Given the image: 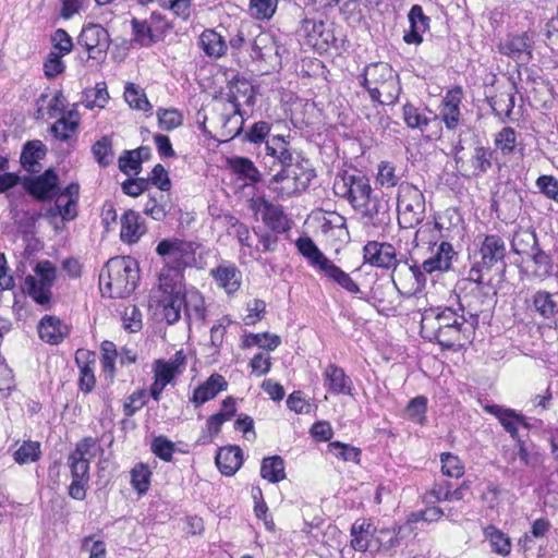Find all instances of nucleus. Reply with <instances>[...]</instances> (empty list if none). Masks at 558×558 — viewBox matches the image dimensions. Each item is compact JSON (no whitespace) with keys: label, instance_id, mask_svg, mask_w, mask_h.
<instances>
[{"label":"nucleus","instance_id":"obj_47","mask_svg":"<svg viewBox=\"0 0 558 558\" xmlns=\"http://www.w3.org/2000/svg\"><path fill=\"white\" fill-rule=\"evenodd\" d=\"M90 353L88 351L78 350L75 355V361L80 366L78 385L82 391L90 392L95 386L96 379L94 368L88 361Z\"/></svg>","mask_w":558,"mask_h":558},{"label":"nucleus","instance_id":"obj_30","mask_svg":"<svg viewBox=\"0 0 558 558\" xmlns=\"http://www.w3.org/2000/svg\"><path fill=\"white\" fill-rule=\"evenodd\" d=\"M146 233L141 215L134 210L125 211L121 217L120 239L123 243L134 244Z\"/></svg>","mask_w":558,"mask_h":558},{"label":"nucleus","instance_id":"obj_12","mask_svg":"<svg viewBox=\"0 0 558 558\" xmlns=\"http://www.w3.org/2000/svg\"><path fill=\"white\" fill-rule=\"evenodd\" d=\"M56 275L57 269L52 263L43 260L37 264L35 275L25 278V289L37 304L46 307L50 304Z\"/></svg>","mask_w":558,"mask_h":558},{"label":"nucleus","instance_id":"obj_3","mask_svg":"<svg viewBox=\"0 0 558 558\" xmlns=\"http://www.w3.org/2000/svg\"><path fill=\"white\" fill-rule=\"evenodd\" d=\"M244 118L236 105L214 100L203 117V129L219 142H229L242 133Z\"/></svg>","mask_w":558,"mask_h":558},{"label":"nucleus","instance_id":"obj_45","mask_svg":"<svg viewBox=\"0 0 558 558\" xmlns=\"http://www.w3.org/2000/svg\"><path fill=\"white\" fill-rule=\"evenodd\" d=\"M533 306L543 318H553L558 314V293L537 291L533 295Z\"/></svg>","mask_w":558,"mask_h":558},{"label":"nucleus","instance_id":"obj_7","mask_svg":"<svg viewBox=\"0 0 558 558\" xmlns=\"http://www.w3.org/2000/svg\"><path fill=\"white\" fill-rule=\"evenodd\" d=\"M397 210L400 227L405 229L416 227L425 217L423 193L411 183H401L398 189Z\"/></svg>","mask_w":558,"mask_h":558},{"label":"nucleus","instance_id":"obj_51","mask_svg":"<svg viewBox=\"0 0 558 558\" xmlns=\"http://www.w3.org/2000/svg\"><path fill=\"white\" fill-rule=\"evenodd\" d=\"M124 99L132 109L149 111L151 105L143 88L134 83H128L124 87Z\"/></svg>","mask_w":558,"mask_h":558},{"label":"nucleus","instance_id":"obj_19","mask_svg":"<svg viewBox=\"0 0 558 558\" xmlns=\"http://www.w3.org/2000/svg\"><path fill=\"white\" fill-rule=\"evenodd\" d=\"M250 207L255 215L260 216L263 222L272 231H286V217L280 207L274 205L263 196L253 197Z\"/></svg>","mask_w":558,"mask_h":558},{"label":"nucleus","instance_id":"obj_1","mask_svg":"<svg viewBox=\"0 0 558 558\" xmlns=\"http://www.w3.org/2000/svg\"><path fill=\"white\" fill-rule=\"evenodd\" d=\"M421 335L442 348H462L473 340L475 329L469 319L451 306L430 307L424 311L421 319Z\"/></svg>","mask_w":558,"mask_h":558},{"label":"nucleus","instance_id":"obj_63","mask_svg":"<svg viewBox=\"0 0 558 558\" xmlns=\"http://www.w3.org/2000/svg\"><path fill=\"white\" fill-rule=\"evenodd\" d=\"M86 108L93 109L95 107L97 108H105L109 100V93L107 90L106 83H97L95 88L89 90L86 94Z\"/></svg>","mask_w":558,"mask_h":558},{"label":"nucleus","instance_id":"obj_39","mask_svg":"<svg viewBox=\"0 0 558 558\" xmlns=\"http://www.w3.org/2000/svg\"><path fill=\"white\" fill-rule=\"evenodd\" d=\"M58 186V175L52 170H46L44 174L27 183L28 192L39 199L50 198Z\"/></svg>","mask_w":558,"mask_h":558},{"label":"nucleus","instance_id":"obj_29","mask_svg":"<svg viewBox=\"0 0 558 558\" xmlns=\"http://www.w3.org/2000/svg\"><path fill=\"white\" fill-rule=\"evenodd\" d=\"M210 276L219 288L227 293H234L241 287L242 275L234 264L222 263L210 270Z\"/></svg>","mask_w":558,"mask_h":558},{"label":"nucleus","instance_id":"obj_28","mask_svg":"<svg viewBox=\"0 0 558 558\" xmlns=\"http://www.w3.org/2000/svg\"><path fill=\"white\" fill-rule=\"evenodd\" d=\"M485 410L498 418L501 426L505 428L506 432L510 434V436L514 440L520 438L518 433V427L520 425L524 426L525 428L530 427L525 417L517 413L514 410L506 409L496 404L486 405Z\"/></svg>","mask_w":558,"mask_h":558},{"label":"nucleus","instance_id":"obj_59","mask_svg":"<svg viewBox=\"0 0 558 558\" xmlns=\"http://www.w3.org/2000/svg\"><path fill=\"white\" fill-rule=\"evenodd\" d=\"M490 106L497 116L509 117L514 107V93L512 90L500 93L490 99Z\"/></svg>","mask_w":558,"mask_h":558},{"label":"nucleus","instance_id":"obj_24","mask_svg":"<svg viewBox=\"0 0 558 558\" xmlns=\"http://www.w3.org/2000/svg\"><path fill=\"white\" fill-rule=\"evenodd\" d=\"M324 385L333 395H352L353 384L343 368L330 363L323 372Z\"/></svg>","mask_w":558,"mask_h":558},{"label":"nucleus","instance_id":"obj_16","mask_svg":"<svg viewBox=\"0 0 558 558\" xmlns=\"http://www.w3.org/2000/svg\"><path fill=\"white\" fill-rule=\"evenodd\" d=\"M494 151L482 145H476L473 148L470 157L456 155V162L466 177H480L486 173L492 168Z\"/></svg>","mask_w":558,"mask_h":558},{"label":"nucleus","instance_id":"obj_20","mask_svg":"<svg viewBox=\"0 0 558 558\" xmlns=\"http://www.w3.org/2000/svg\"><path fill=\"white\" fill-rule=\"evenodd\" d=\"M258 29V26L245 22H241L233 28H222V31L227 33L228 49H231L233 56L241 51H247L250 53L254 35L257 34Z\"/></svg>","mask_w":558,"mask_h":558},{"label":"nucleus","instance_id":"obj_41","mask_svg":"<svg viewBox=\"0 0 558 558\" xmlns=\"http://www.w3.org/2000/svg\"><path fill=\"white\" fill-rule=\"evenodd\" d=\"M66 326L54 316L46 315L38 325L39 337L51 344H58L66 335Z\"/></svg>","mask_w":558,"mask_h":558},{"label":"nucleus","instance_id":"obj_15","mask_svg":"<svg viewBox=\"0 0 558 558\" xmlns=\"http://www.w3.org/2000/svg\"><path fill=\"white\" fill-rule=\"evenodd\" d=\"M77 43L85 48L89 58L97 59L106 56L111 39L105 27L100 24L90 23L82 28L77 37Z\"/></svg>","mask_w":558,"mask_h":558},{"label":"nucleus","instance_id":"obj_26","mask_svg":"<svg viewBox=\"0 0 558 558\" xmlns=\"http://www.w3.org/2000/svg\"><path fill=\"white\" fill-rule=\"evenodd\" d=\"M80 186L77 183L69 184L57 197L53 215H60L63 220H73L77 215V201Z\"/></svg>","mask_w":558,"mask_h":558},{"label":"nucleus","instance_id":"obj_42","mask_svg":"<svg viewBox=\"0 0 558 558\" xmlns=\"http://www.w3.org/2000/svg\"><path fill=\"white\" fill-rule=\"evenodd\" d=\"M228 383L220 374H213L203 385L197 387L193 395L196 404H203L214 399L220 391L226 390Z\"/></svg>","mask_w":558,"mask_h":558},{"label":"nucleus","instance_id":"obj_40","mask_svg":"<svg viewBox=\"0 0 558 558\" xmlns=\"http://www.w3.org/2000/svg\"><path fill=\"white\" fill-rule=\"evenodd\" d=\"M527 257L530 264L526 266V270L531 277L543 280L551 275L553 258L539 246Z\"/></svg>","mask_w":558,"mask_h":558},{"label":"nucleus","instance_id":"obj_48","mask_svg":"<svg viewBox=\"0 0 558 558\" xmlns=\"http://www.w3.org/2000/svg\"><path fill=\"white\" fill-rule=\"evenodd\" d=\"M484 536L489 542L494 553L504 557L511 553L512 544L510 537L495 525L486 526L484 529Z\"/></svg>","mask_w":558,"mask_h":558},{"label":"nucleus","instance_id":"obj_53","mask_svg":"<svg viewBox=\"0 0 558 558\" xmlns=\"http://www.w3.org/2000/svg\"><path fill=\"white\" fill-rule=\"evenodd\" d=\"M131 25L133 34L131 40L132 44H135L140 47H148L155 41L154 35L151 33V27L146 21L133 19L131 21Z\"/></svg>","mask_w":558,"mask_h":558},{"label":"nucleus","instance_id":"obj_36","mask_svg":"<svg viewBox=\"0 0 558 558\" xmlns=\"http://www.w3.org/2000/svg\"><path fill=\"white\" fill-rule=\"evenodd\" d=\"M199 45L208 57L220 58L228 51L227 34L218 29H205L199 36Z\"/></svg>","mask_w":558,"mask_h":558},{"label":"nucleus","instance_id":"obj_10","mask_svg":"<svg viewBox=\"0 0 558 558\" xmlns=\"http://www.w3.org/2000/svg\"><path fill=\"white\" fill-rule=\"evenodd\" d=\"M505 241L496 234L486 235L478 251L474 254V263L469 271V280L481 281L483 271L490 270L498 263H504L506 257Z\"/></svg>","mask_w":558,"mask_h":558},{"label":"nucleus","instance_id":"obj_21","mask_svg":"<svg viewBox=\"0 0 558 558\" xmlns=\"http://www.w3.org/2000/svg\"><path fill=\"white\" fill-rule=\"evenodd\" d=\"M299 33L306 38L310 46L318 49H326L333 40L332 33L326 28V24L322 20L303 19Z\"/></svg>","mask_w":558,"mask_h":558},{"label":"nucleus","instance_id":"obj_23","mask_svg":"<svg viewBox=\"0 0 558 558\" xmlns=\"http://www.w3.org/2000/svg\"><path fill=\"white\" fill-rule=\"evenodd\" d=\"M72 482L69 486V495L76 500L86 497V488L89 482V461L74 459L69 456Z\"/></svg>","mask_w":558,"mask_h":558},{"label":"nucleus","instance_id":"obj_4","mask_svg":"<svg viewBox=\"0 0 558 558\" xmlns=\"http://www.w3.org/2000/svg\"><path fill=\"white\" fill-rule=\"evenodd\" d=\"M361 84L367 89L373 101L384 106L397 102L401 94L399 75L386 62L367 65Z\"/></svg>","mask_w":558,"mask_h":558},{"label":"nucleus","instance_id":"obj_35","mask_svg":"<svg viewBox=\"0 0 558 558\" xmlns=\"http://www.w3.org/2000/svg\"><path fill=\"white\" fill-rule=\"evenodd\" d=\"M295 245L299 253L319 272L331 262L308 236L299 238Z\"/></svg>","mask_w":558,"mask_h":558},{"label":"nucleus","instance_id":"obj_18","mask_svg":"<svg viewBox=\"0 0 558 558\" xmlns=\"http://www.w3.org/2000/svg\"><path fill=\"white\" fill-rule=\"evenodd\" d=\"M363 257L365 263L372 266L396 270L398 266L397 252L390 243H379L369 241L363 247Z\"/></svg>","mask_w":558,"mask_h":558},{"label":"nucleus","instance_id":"obj_50","mask_svg":"<svg viewBox=\"0 0 558 558\" xmlns=\"http://www.w3.org/2000/svg\"><path fill=\"white\" fill-rule=\"evenodd\" d=\"M511 247L515 254L529 256L538 247V240L535 232L530 230L517 232L513 236Z\"/></svg>","mask_w":558,"mask_h":558},{"label":"nucleus","instance_id":"obj_11","mask_svg":"<svg viewBox=\"0 0 558 558\" xmlns=\"http://www.w3.org/2000/svg\"><path fill=\"white\" fill-rule=\"evenodd\" d=\"M332 190L338 197L348 201L353 208H356L373 193L369 180L365 175L348 172L336 175Z\"/></svg>","mask_w":558,"mask_h":558},{"label":"nucleus","instance_id":"obj_38","mask_svg":"<svg viewBox=\"0 0 558 558\" xmlns=\"http://www.w3.org/2000/svg\"><path fill=\"white\" fill-rule=\"evenodd\" d=\"M153 371L154 383L150 387V395L158 400L165 387L174 378V362L156 360Z\"/></svg>","mask_w":558,"mask_h":558},{"label":"nucleus","instance_id":"obj_32","mask_svg":"<svg viewBox=\"0 0 558 558\" xmlns=\"http://www.w3.org/2000/svg\"><path fill=\"white\" fill-rule=\"evenodd\" d=\"M183 267H197L203 266V246L193 241H178L177 240V271Z\"/></svg>","mask_w":558,"mask_h":558},{"label":"nucleus","instance_id":"obj_37","mask_svg":"<svg viewBox=\"0 0 558 558\" xmlns=\"http://www.w3.org/2000/svg\"><path fill=\"white\" fill-rule=\"evenodd\" d=\"M215 461L223 475H233L242 465V450L238 446L220 448L216 454Z\"/></svg>","mask_w":558,"mask_h":558},{"label":"nucleus","instance_id":"obj_60","mask_svg":"<svg viewBox=\"0 0 558 558\" xmlns=\"http://www.w3.org/2000/svg\"><path fill=\"white\" fill-rule=\"evenodd\" d=\"M328 448L331 453L343 461L355 463L360 461L361 450L356 447L340 441H332L328 445Z\"/></svg>","mask_w":558,"mask_h":558},{"label":"nucleus","instance_id":"obj_25","mask_svg":"<svg viewBox=\"0 0 558 558\" xmlns=\"http://www.w3.org/2000/svg\"><path fill=\"white\" fill-rule=\"evenodd\" d=\"M354 210L359 211L374 227L385 225L390 219L387 203L377 198L373 193Z\"/></svg>","mask_w":558,"mask_h":558},{"label":"nucleus","instance_id":"obj_52","mask_svg":"<svg viewBox=\"0 0 558 558\" xmlns=\"http://www.w3.org/2000/svg\"><path fill=\"white\" fill-rule=\"evenodd\" d=\"M229 166L233 172L256 183L260 180V173L253 161L245 157H234L229 159Z\"/></svg>","mask_w":558,"mask_h":558},{"label":"nucleus","instance_id":"obj_64","mask_svg":"<svg viewBox=\"0 0 558 558\" xmlns=\"http://www.w3.org/2000/svg\"><path fill=\"white\" fill-rule=\"evenodd\" d=\"M123 328L130 332H138L143 327L142 313L135 305L126 306L122 314Z\"/></svg>","mask_w":558,"mask_h":558},{"label":"nucleus","instance_id":"obj_31","mask_svg":"<svg viewBox=\"0 0 558 558\" xmlns=\"http://www.w3.org/2000/svg\"><path fill=\"white\" fill-rule=\"evenodd\" d=\"M408 19L410 31L404 34L403 40L407 44L418 45L423 41L422 34L428 31L430 19L424 14L423 8L418 4L412 5Z\"/></svg>","mask_w":558,"mask_h":558},{"label":"nucleus","instance_id":"obj_8","mask_svg":"<svg viewBox=\"0 0 558 558\" xmlns=\"http://www.w3.org/2000/svg\"><path fill=\"white\" fill-rule=\"evenodd\" d=\"M471 282L468 292L459 295L458 308L469 319L474 329L480 323V315L489 311L494 305L495 293H492V287L481 281L469 280Z\"/></svg>","mask_w":558,"mask_h":558},{"label":"nucleus","instance_id":"obj_56","mask_svg":"<svg viewBox=\"0 0 558 558\" xmlns=\"http://www.w3.org/2000/svg\"><path fill=\"white\" fill-rule=\"evenodd\" d=\"M278 0H250L248 13L257 20H270L276 13Z\"/></svg>","mask_w":558,"mask_h":558},{"label":"nucleus","instance_id":"obj_9","mask_svg":"<svg viewBox=\"0 0 558 558\" xmlns=\"http://www.w3.org/2000/svg\"><path fill=\"white\" fill-rule=\"evenodd\" d=\"M314 178L313 169L296 163L294 167L281 169L274 175L269 187L281 198L291 197L305 191Z\"/></svg>","mask_w":558,"mask_h":558},{"label":"nucleus","instance_id":"obj_43","mask_svg":"<svg viewBox=\"0 0 558 558\" xmlns=\"http://www.w3.org/2000/svg\"><path fill=\"white\" fill-rule=\"evenodd\" d=\"M80 120L78 112L70 110L51 125V132L58 140L68 141L76 132Z\"/></svg>","mask_w":558,"mask_h":558},{"label":"nucleus","instance_id":"obj_46","mask_svg":"<svg viewBox=\"0 0 558 558\" xmlns=\"http://www.w3.org/2000/svg\"><path fill=\"white\" fill-rule=\"evenodd\" d=\"M320 274L350 293L356 294L360 292L359 284L351 278L348 272L338 267L332 260Z\"/></svg>","mask_w":558,"mask_h":558},{"label":"nucleus","instance_id":"obj_17","mask_svg":"<svg viewBox=\"0 0 558 558\" xmlns=\"http://www.w3.org/2000/svg\"><path fill=\"white\" fill-rule=\"evenodd\" d=\"M351 546L359 551H388L395 547L397 543L396 534L390 530H380L375 536L374 534H351Z\"/></svg>","mask_w":558,"mask_h":558},{"label":"nucleus","instance_id":"obj_14","mask_svg":"<svg viewBox=\"0 0 558 558\" xmlns=\"http://www.w3.org/2000/svg\"><path fill=\"white\" fill-rule=\"evenodd\" d=\"M279 50L280 47L275 38L269 33L263 32L259 28L257 34L254 35L250 57L253 61L265 63L269 68L267 71L270 69L275 70L281 64Z\"/></svg>","mask_w":558,"mask_h":558},{"label":"nucleus","instance_id":"obj_6","mask_svg":"<svg viewBox=\"0 0 558 558\" xmlns=\"http://www.w3.org/2000/svg\"><path fill=\"white\" fill-rule=\"evenodd\" d=\"M430 250L432 256L426 258L421 266L412 265L407 268L405 276L414 280V284L408 292L416 293L421 291L426 282L424 272L446 271L451 267L456 252L449 242L435 243Z\"/></svg>","mask_w":558,"mask_h":558},{"label":"nucleus","instance_id":"obj_44","mask_svg":"<svg viewBox=\"0 0 558 558\" xmlns=\"http://www.w3.org/2000/svg\"><path fill=\"white\" fill-rule=\"evenodd\" d=\"M286 464L280 456L264 458L260 464V476L269 483H279L286 478Z\"/></svg>","mask_w":558,"mask_h":558},{"label":"nucleus","instance_id":"obj_58","mask_svg":"<svg viewBox=\"0 0 558 558\" xmlns=\"http://www.w3.org/2000/svg\"><path fill=\"white\" fill-rule=\"evenodd\" d=\"M131 484L138 494H145L150 485V471L143 463L136 464L131 471Z\"/></svg>","mask_w":558,"mask_h":558},{"label":"nucleus","instance_id":"obj_27","mask_svg":"<svg viewBox=\"0 0 558 558\" xmlns=\"http://www.w3.org/2000/svg\"><path fill=\"white\" fill-rule=\"evenodd\" d=\"M266 151L267 155L274 157L282 166V169L300 163L298 161L299 155L281 135L274 136L267 141Z\"/></svg>","mask_w":558,"mask_h":558},{"label":"nucleus","instance_id":"obj_33","mask_svg":"<svg viewBox=\"0 0 558 558\" xmlns=\"http://www.w3.org/2000/svg\"><path fill=\"white\" fill-rule=\"evenodd\" d=\"M182 304L185 319L189 326L192 324H201L205 319V305L202 294L194 290H187L182 295Z\"/></svg>","mask_w":558,"mask_h":558},{"label":"nucleus","instance_id":"obj_5","mask_svg":"<svg viewBox=\"0 0 558 558\" xmlns=\"http://www.w3.org/2000/svg\"><path fill=\"white\" fill-rule=\"evenodd\" d=\"M155 277L156 282L149 292L148 306L155 316L171 325L174 323V266L156 264Z\"/></svg>","mask_w":558,"mask_h":558},{"label":"nucleus","instance_id":"obj_62","mask_svg":"<svg viewBox=\"0 0 558 558\" xmlns=\"http://www.w3.org/2000/svg\"><path fill=\"white\" fill-rule=\"evenodd\" d=\"M322 230L324 233L333 232L339 239L349 235L345 227V218L337 213L329 214V217L325 219L322 226Z\"/></svg>","mask_w":558,"mask_h":558},{"label":"nucleus","instance_id":"obj_34","mask_svg":"<svg viewBox=\"0 0 558 558\" xmlns=\"http://www.w3.org/2000/svg\"><path fill=\"white\" fill-rule=\"evenodd\" d=\"M461 99L462 88L457 86L456 88L448 90L442 100L440 114L446 126L450 130L456 129L459 123Z\"/></svg>","mask_w":558,"mask_h":558},{"label":"nucleus","instance_id":"obj_13","mask_svg":"<svg viewBox=\"0 0 558 558\" xmlns=\"http://www.w3.org/2000/svg\"><path fill=\"white\" fill-rule=\"evenodd\" d=\"M536 38L534 31L509 34L499 43L498 50L518 64H527L533 59Z\"/></svg>","mask_w":558,"mask_h":558},{"label":"nucleus","instance_id":"obj_57","mask_svg":"<svg viewBox=\"0 0 558 558\" xmlns=\"http://www.w3.org/2000/svg\"><path fill=\"white\" fill-rule=\"evenodd\" d=\"M495 146L502 155H510L517 147V133L514 129L506 126L501 129L495 136Z\"/></svg>","mask_w":558,"mask_h":558},{"label":"nucleus","instance_id":"obj_55","mask_svg":"<svg viewBox=\"0 0 558 558\" xmlns=\"http://www.w3.org/2000/svg\"><path fill=\"white\" fill-rule=\"evenodd\" d=\"M41 453L38 441H24L13 453L14 461L19 464L35 462Z\"/></svg>","mask_w":558,"mask_h":558},{"label":"nucleus","instance_id":"obj_61","mask_svg":"<svg viewBox=\"0 0 558 558\" xmlns=\"http://www.w3.org/2000/svg\"><path fill=\"white\" fill-rule=\"evenodd\" d=\"M93 154L100 166L106 167L110 165L113 158L111 140L104 136L97 141L93 146Z\"/></svg>","mask_w":558,"mask_h":558},{"label":"nucleus","instance_id":"obj_22","mask_svg":"<svg viewBox=\"0 0 558 558\" xmlns=\"http://www.w3.org/2000/svg\"><path fill=\"white\" fill-rule=\"evenodd\" d=\"M219 100L236 105L239 109L243 105L253 106L255 104L254 87L245 77L236 74L228 82L227 98Z\"/></svg>","mask_w":558,"mask_h":558},{"label":"nucleus","instance_id":"obj_54","mask_svg":"<svg viewBox=\"0 0 558 558\" xmlns=\"http://www.w3.org/2000/svg\"><path fill=\"white\" fill-rule=\"evenodd\" d=\"M403 120L408 128L425 131L429 124V119L414 105L405 104L402 108Z\"/></svg>","mask_w":558,"mask_h":558},{"label":"nucleus","instance_id":"obj_2","mask_svg":"<svg viewBox=\"0 0 558 558\" xmlns=\"http://www.w3.org/2000/svg\"><path fill=\"white\" fill-rule=\"evenodd\" d=\"M140 267L131 257L110 258L99 275V288L104 296L128 298L136 289Z\"/></svg>","mask_w":558,"mask_h":558},{"label":"nucleus","instance_id":"obj_49","mask_svg":"<svg viewBox=\"0 0 558 558\" xmlns=\"http://www.w3.org/2000/svg\"><path fill=\"white\" fill-rule=\"evenodd\" d=\"M45 155V145L40 141L28 142L21 154V163L27 171L36 172V167Z\"/></svg>","mask_w":558,"mask_h":558}]
</instances>
